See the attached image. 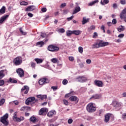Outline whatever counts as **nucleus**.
<instances>
[{
    "label": "nucleus",
    "mask_w": 126,
    "mask_h": 126,
    "mask_svg": "<svg viewBox=\"0 0 126 126\" xmlns=\"http://www.w3.org/2000/svg\"><path fill=\"white\" fill-rule=\"evenodd\" d=\"M44 43L43 41H39L37 42L36 46H39V47H43V45H44Z\"/></svg>",
    "instance_id": "obj_30"
},
{
    "label": "nucleus",
    "mask_w": 126,
    "mask_h": 126,
    "mask_svg": "<svg viewBox=\"0 0 126 126\" xmlns=\"http://www.w3.org/2000/svg\"><path fill=\"white\" fill-rule=\"evenodd\" d=\"M65 6H66V3H63L60 5L61 8H63Z\"/></svg>",
    "instance_id": "obj_45"
},
{
    "label": "nucleus",
    "mask_w": 126,
    "mask_h": 126,
    "mask_svg": "<svg viewBox=\"0 0 126 126\" xmlns=\"http://www.w3.org/2000/svg\"><path fill=\"white\" fill-rule=\"evenodd\" d=\"M37 98L39 99H41V100H44V99H47V95H42V94H39L36 96Z\"/></svg>",
    "instance_id": "obj_23"
},
{
    "label": "nucleus",
    "mask_w": 126,
    "mask_h": 126,
    "mask_svg": "<svg viewBox=\"0 0 126 126\" xmlns=\"http://www.w3.org/2000/svg\"><path fill=\"white\" fill-rule=\"evenodd\" d=\"M95 30V26H91L90 28H89V30Z\"/></svg>",
    "instance_id": "obj_51"
},
{
    "label": "nucleus",
    "mask_w": 126,
    "mask_h": 126,
    "mask_svg": "<svg viewBox=\"0 0 126 126\" xmlns=\"http://www.w3.org/2000/svg\"><path fill=\"white\" fill-rule=\"evenodd\" d=\"M115 42H116V43H121V42H122V39L119 38L118 39L115 40Z\"/></svg>",
    "instance_id": "obj_59"
},
{
    "label": "nucleus",
    "mask_w": 126,
    "mask_h": 126,
    "mask_svg": "<svg viewBox=\"0 0 126 126\" xmlns=\"http://www.w3.org/2000/svg\"><path fill=\"white\" fill-rule=\"evenodd\" d=\"M4 84V80H0V86H2Z\"/></svg>",
    "instance_id": "obj_48"
},
{
    "label": "nucleus",
    "mask_w": 126,
    "mask_h": 126,
    "mask_svg": "<svg viewBox=\"0 0 126 126\" xmlns=\"http://www.w3.org/2000/svg\"><path fill=\"white\" fill-rule=\"evenodd\" d=\"M28 108V107L27 106H23L20 109V111L22 112H25V110L27 109Z\"/></svg>",
    "instance_id": "obj_39"
},
{
    "label": "nucleus",
    "mask_w": 126,
    "mask_h": 126,
    "mask_svg": "<svg viewBox=\"0 0 126 126\" xmlns=\"http://www.w3.org/2000/svg\"><path fill=\"white\" fill-rule=\"evenodd\" d=\"M124 37H125V34L124 33H121L118 35V38H124Z\"/></svg>",
    "instance_id": "obj_50"
},
{
    "label": "nucleus",
    "mask_w": 126,
    "mask_h": 126,
    "mask_svg": "<svg viewBox=\"0 0 126 126\" xmlns=\"http://www.w3.org/2000/svg\"><path fill=\"white\" fill-rule=\"evenodd\" d=\"M120 3L121 4L125 5L126 4V0H120Z\"/></svg>",
    "instance_id": "obj_46"
},
{
    "label": "nucleus",
    "mask_w": 126,
    "mask_h": 126,
    "mask_svg": "<svg viewBox=\"0 0 126 126\" xmlns=\"http://www.w3.org/2000/svg\"><path fill=\"white\" fill-rule=\"evenodd\" d=\"M78 82H85L87 80V78L84 76H79L76 78Z\"/></svg>",
    "instance_id": "obj_10"
},
{
    "label": "nucleus",
    "mask_w": 126,
    "mask_h": 126,
    "mask_svg": "<svg viewBox=\"0 0 126 126\" xmlns=\"http://www.w3.org/2000/svg\"><path fill=\"white\" fill-rule=\"evenodd\" d=\"M41 36L42 37V38H45V37H47V33H46V32H41Z\"/></svg>",
    "instance_id": "obj_42"
},
{
    "label": "nucleus",
    "mask_w": 126,
    "mask_h": 126,
    "mask_svg": "<svg viewBox=\"0 0 126 126\" xmlns=\"http://www.w3.org/2000/svg\"><path fill=\"white\" fill-rule=\"evenodd\" d=\"M16 72L20 77H23V76H24V70H23L22 68H19L17 69Z\"/></svg>",
    "instance_id": "obj_9"
},
{
    "label": "nucleus",
    "mask_w": 126,
    "mask_h": 126,
    "mask_svg": "<svg viewBox=\"0 0 126 126\" xmlns=\"http://www.w3.org/2000/svg\"><path fill=\"white\" fill-rule=\"evenodd\" d=\"M9 82L11 83H17V81H16V80H15L14 79H12L11 78H9Z\"/></svg>",
    "instance_id": "obj_33"
},
{
    "label": "nucleus",
    "mask_w": 126,
    "mask_h": 126,
    "mask_svg": "<svg viewBox=\"0 0 126 126\" xmlns=\"http://www.w3.org/2000/svg\"><path fill=\"white\" fill-rule=\"evenodd\" d=\"M51 62L54 63H57V62H59V60L57 59V58H53L51 60Z\"/></svg>",
    "instance_id": "obj_35"
},
{
    "label": "nucleus",
    "mask_w": 126,
    "mask_h": 126,
    "mask_svg": "<svg viewBox=\"0 0 126 126\" xmlns=\"http://www.w3.org/2000/svg\"><path fill=\"white\" fill-rule=\"evenodd\" d=\"M13 121L15 122H21V121H24V118L23 117H20V118L17 117V113L15 112L14 113L13 116Z\"/></svg>",
    "instance_id": "obj_7"
},
{
    "label": "nucleus",
    "mask_w": 126,
    "mask_h": 126,
    "mask_svg": "<svg viewBox=\"0 0 126 126\" xmlns=\"http://www.w3.org/2000/svg\"><path fill=\"white\" fill-rule=\"evenodd\" d=\"M41 11H42V12H46V11H47V8H42L41 9Z\"/></svg>",
    "instance_id": "obj_62"
},
{
    "label": "nucleus",
    "mask_w": 126,
    "mask_h": 126,
    "mask_svg": "<svg viewBox=\"0 0 126 126\" xmlns=\"http://www.w3.org/2000/svg\"><path fill=\"white\" fill-rule=\"evenodd\" d=\"M48 108H42L39 111V115H43L44 113H48Z\"/></svg>",
    "instance_id": "obj_17"
},
{
    "label": "nucleus",
    "mask_w": 126,
    "mask_h": 126,
    "mask_svg": "<svg viewBox=\"0 0 126 126\" xmlns=\"http://www.w3.org/2000/svg\"><path fill=\"white\" fill-rule=\"evenodd\" d=\"M109 1V0H103V1H101L100 2L102 5H105V4H108Z\"/></svg>",
    "instance_id": "obj_32"
},
{
    "label": "nucleus",
    "mask_w": 126,
    "mask_h": 126,
    "mask_svg": "<svg viewBox=\"0 0 126 126\" xmlns=\"http://www.w3.org/2000/svg\"><path fill=\"white\" fill-rule=\"evenodd\" d=\"M73 122V120L72 119H68V124H72V122Z\"/></svg>",
    "instance_id": "obj_57"
},
{
    "label": "nucleus",
    "mask_w": 126,
    "mask_h": 126,
    "mask_svg": "<svg viewBox=\"0 0 126 126\" xmlns=\"http://www.w3.org/2000/svg\"><path fill=\"white\" fill-rule=\"evenodd\" d=\"M47 50L50 52H56V51H59V50H60V48L55 45H50L48 46Z\"/></svg>",
    "instance_id": "obj_6"
},
{
    "label": "nucleus",
    "mask_w": 126,
    "mask_h": 126,
    "mask_svg": "<svg viewBox=\"0 0 126 126\" xmlns=\"http://www.w3.org/2000/svg\"><path fill=\"white\" fill-rule=\"evenodd\" d=\"M118 30L119 32H122L125 30V27L123 26H121L120 27H119V28L118 29Z\"/></svg>",
    "instance_id": "obj_31"
},
{
    "label": "nucleus",
    "mask_w": 126,
    "mask_h": 126,
    "mask_svg": "<svg viewBox=\"0 0 126 126\" xmlns=\"http://www.w3.org/2000/svg\"><path fill=\"white\" fill-rule=\"evenodd\" d=\"M120 17L121 19H123L124 17H126V8H124L120 13Z\"/></svg>",
    "instance_id": "obj_13"
},
{
    "label": "nucleus",
    "mask_w": 126,
    "mask_h": 126,
    "mask_svg": "<svg viewBox=\"0 0 126 126\" xmlns=\"http://www.w3.org/2000/svg\"><path fill=\"white\" fill-rule=\"evenodd\" d=\"M56 31H58V32H64L65 31L63 28H57Z\"/></svg>",
    "instance_id": "obj_41"
},
{
    "label": "nucleus",
    "mask_w": 126,
    "mask_h": 126,
    "mask_svg": "<svg viewBox=\"0 0 126 126\" xmlns=\"http://www.w3.org/2000/svg\"><path fill=\"white\" fill-rule=\"evenodd\" d=\"M98 37V33L97 32H94L93 35V38H97Z\"/></svg>",
    "instance_id": "obj_55"
},
{
    "label": "nucleus",
    "mask_w": 126,
    "mask_h": 126,
    "mask_svg": "<svg viewBox=\"0 0 126 126\" xmlns=\"http://www.w3.org/2000/svg\"><path fill=\"white\" fill-rule=\"evenodd\" d=\"M35 97H30L27 99L26 100V105H29L30 103L31 102H33V101H35Z\"/></svg>",
    "instance_id": "obj_16"
},
{
    "label": "nucleus",
    "mask_w": 126,
    "mask_h": 126,
    "mask_svg": "<svg viewBox=\"0 0 126 126\" xmlns=\"http://www.w3.org/2000/svg\"><path fill=\"white\" fill-rule=\"evenodd\" d=\"M99 2V0H94V1H93L89 3L90 6H92V5H94V4H95V3H98Z\"/></svg>",
    "instance_id": "obj_28"
},
{
    "label": "nucleus",
    "mask_w": 126,
    "mask_h": 126,
    "mask_svg": "<svg viewBox=\"0 0 126 126\" xmlns=\"http://www.w3.org/2000/svg\"><path fill=\"white\" fill-rule=\"evenodd\" d=\"M98 113L99 116H102V113H103V110H100L98 111Z\"/></svg>",
    "instance_id": "obj_61"
},
{
    "label": "nucleus",
    "mask_w": 126,
    "mask_h": 126,
    "mask_svg": "<svg viewBox=\"0 0 126 126\" xmlns=\"http://www.w3.org/2000/svg\"><path fill=\"white\" fill-rule=\"evenodd\" d=\"M74 17V16L72 15L71 17L67 18V19L68 20V21H70V20H71L72 19H73V18Z\"/></svg>",
    "instance_id": "obj_54"
},
{
    "label": "nucleus",
    "mask_w": 126,
    "mask_h": 126,
    "mask_svg": "<svg viewBox=\"0 0 126 126\" xmlns=\"http://www.w3.org/2000/svg\"><path fill=\"white\" fill-rule=\"evenodd\" d=\"M67 82H68V81H67V80L66 79H64L63 81V85H66V84H67Z\"/></svg>",
    "instance_id": "obj_44"
},
{
    "label": "nucleus",
    "mask_w": 126,
    "mask_h": 126,
    "mask_svg": "<svg viewBox=\"0 0 126 126\" xmlns=\"http://www.w3.org/2000/svg\"><path fill=\"white\" fill-rule=\"evenodd\" d=\"M114 119V115L112 114L108 113L105 115L104 122L105 123H108L110 121V119Z\"/></svg>",
    "instance_id": "obj_8"
},
{
    "label": "nucleus",
    "mask_w": 126,
    "mask_h": 126,
    "mask_svg": "<svg viewBox=\"0 0 126 126\" xmlns=\"http://www.w3.org/2000/svg\"><path fill=\"white\" fill-rule=\"evenodd\" d=\"M14 63L15 65H20L22 63V58L21 57H17L14 59Z\"/></svg>",
    "instance_id": "obj_5"
},
{
    "label": "nucleus",
    "mask_w": 126,
    "mask_h": 126,
    "mask_svg": "<svg viewBox=\"0 0 126 126\" xmlns=\"http://www.w3.org/2000/svg\"><path fill=\"white\" fill-rule=\"evenodd\" d=\"M8 119V114L6 113L3 117L0 118V122L2 123L5 126H8V122L6 121Z\"/></svg>",
    "instance_id": "obj_3"
},
{
    "label": "nucleus",
    "mask_w": 126,
    "mask_h": 126,
    "mask_svg": "<svg viewBox=\"0 0 126 126\" xmlns=\"http://www.w3.org/2000/svg\"><path fill=\"white\" fill-rule=\"evenodd\" d=\"M89 21L86 19H85V17H83V21H82V24L84 25L86 23H87V22H88Z\"/></svg>",
    "instance_id": "obj_34"
},
{
    "label": "nucleus",
    "mask_w": 126,
    "mask_h": 126,
    "mask_svg": "<svg viewBox=\"0 0 126 126\" xmlns=\"http://www.w3.org/2000/svg\"><path fill=\"white\" fill-rule=\"evenodd\" d=\"M4 13H5V7L2 6V7L0 9V15L4 14Z\"/></svg>",
    "instance_id": "obj_26"
},
{
    "label": "nucleus",
    "mask_w": 126,
    "mask_h": 126,
    "mask_svg": "<svg viewBox=\"0 0 126 126\" xmlns=\"http://www.w3.org/2000/svg\"><path fill=\"white\" fill-rule=\"evenodd\" d=\"M4 102H5V99L4 98H2L0 100V106H2L3 104H4Z\"/></svg>",
    "instance_id": "obj_37"
},
{
    "label": "nucleus",
    "mask_w": 126,
    "mask_h": 126,
    "mask_svg": "<svg viewBox=\"0 0 126 126\" xmlns=\"http://www.w3.org/2000/svg\"><path fill=\"white\" fill-rule=\"evenodd\" d=\"M100 97H101V94H96L94 95H93L91 97V99H93V98H94V99H100Z\"/></svg>",
    "instance_id": "obj_25"
},
{
    "label": "nucleus",
    "mask_w": 126,
    "mask_h": 126,
    "mask_svg": "<svg viewBox=\"0 0 126 126\" xmlns=\"http://www.w3.org/2000/svg\"><path fill=\"white\" fill-rule=\"evenodd\" d=\"M68 59L70 62H73L74 61V58L73 57H69Z\"/></svg>",
    "instance_id": "obj_52"
},
{
    "label": "nucleus",
    "mask_w": 126,
    "mask_h": 126,
    "mask_svg": "<svg viewBox=\"0 0 126 126\" xmlns=\"http://www.w3.org/2000/svg\"><path fill=\"white\" fill-rule=\"evenodd\" d=\"M72 34H74V35H79L80 34V32H66V35L68 37H69V36H71Z\"/></svg>",
    "instance_id": "obj_18"
},
{
    "label": "nucleus",
    "mask_w": 126,
    "mask_h": 126,
    "mask_svg": "<svg viewBox=\"0 0 126 126\" xmlns=\"http://www.w3.org/2000/svg\"><path fill=\"white\" fill-rule=\"evenodd\" d=\"M78 51L80 53V54H82V53H83V48H82L81 46L79 47Z\"/></svg>",
    "instance_id": "obj_36"
},
{
    "label": "nucleus",
    "mask_w": 126,
    "mask_h": 126,
    "mask_svg": "<svg viewBox=\"0 0 126 126\" xmlns=\"http://www.w3.org/2000/svg\"><path fill=\"white\" fill-rule=\"evenodd\" d=\"M21 92H24V94H27L29 92V87L27 86H24L21 90Z\"/></svg>",
    "instance_id": "obj_14"
},
{
    "label": "nucleus",
    "mask_w": 126,
    "mask_h": 126,
    "mask_svg": "<svg viewBox=\"0 0 126 126\" xmlns=\"http://www.w3.org/2000/svg\"><path fill=\"white\" fill-rule=\"evenodd\" d=\"M122 119H123V120H126V113H124L122 115Z\"/></svg>",
    "instance_id": "obj_58"
},
{
    "label": "nucleus",
    "mask_w": 126,
    "mask_h": 126,
    "mask_svg": "<svg viewBox=\"0 0 126 126\" xmlns=\"http://www.w3.org/2000/svg\"><path fill=\"white\" fill-rule=\"evenodd\" d=\"M112 24H117V19H113L112 21Z\"/></svg>",
    "instance_id": "obj_53"
},
{
    "label": "nucleus",
    "mask_w": 126,
    "mask_h": 126,
    "mask_svg": "<svg viewBox=\"0 0 126 126\" xmlns=\"http://www.w3.org/2000/svg\"><path fill=\"white\" fill-rule=\"evenodd\" d=\"M31 65L32 68H35V67L36 66V64L35 63L32 62L31 63Z\"/></svg>",
    "instance_id": "obj_47"
},
{
    "label": "nucleus",
    "mask_w": 126,
    "mask_h": 126,
    "mask_svg": "<svg viewBox=\"0 0 126 126\" xmlns=\"http://www.w3.org/2000/svg\"><path fill=\"white\" fill-rule=\"evenodd\" d=\"M4 70H1L0 71V79L4 77V73H3Z\"/></svg>",
    "instance_id": "obj_29"
},
{
    "label": "nucleus",
    "mask_w": 126,
    "mask_h": 126,
    "mask_svg": "<svg viewBox=\"0 0 126 126\" xmlns=\"http://www.w3.org/2000/svg\"><path fill=\"white\" fill-rule=\"evenodd\" d=\"M86 109L89 113H93L96 111V107L94 106L93 103H90L88 104Z\"/></svg>",
    "instance_id": "obj_2"
},
{
    "label": "nucleus",
    "mask_w": 126,
    "mask_h": 126,
    "mask_svg": "<svg viewBox=\"0 0 126 126\" xmlns=\"http://www.w3.org/2000/svg\"><path fill=\"white\" fill-rule=\"evenodd\" d=\"M33 10H35V6L33 5L30 6L26 8V11H33Z\"/></svg>",
    "instance_id": "obj_19"
},
{
    "label": "nucleus",
    "mask_w": 126,
    "mask_h": 126,
    "mask_svg": "<svg viewBox=\"0 0 126 126\" xmlns=\"http://www.w3.org/2000/svg\"><path fill=\"white\" fill-rule=\"evenodd\" d=\"M37 63H42L44 62V59L35 58L34 59Z\"/></svg>",
    "instance_id": "obj_24"
},
{
    "label": "nucleus",
    "mask_w": 126,
    "mask_h": 126,
    "mask_svg": "<svg viewBox=\"0 0 126 126\" xmlns=\"http://www.w3.org/2000/svg\"><path fill=\"white\" fill-rule=\"evenodd\" d=\"M13 103L15 104V105H17L19 104V101L17 100L13 101Z\"/></svg>",
    "instance_id": "obj_60"
},
{
    "label": "nucleus",
    "mask_w": 126,
    "mask_h": 126,
    "mask_svg": "<svg viewBox=\"0 0 126 126\" xmlns=\"http://www.w3.org/2000/svg\"><path fill=\"white\" fill-rule=\"evenodd\" d=\"M28 15L29 17H33V14L31 13H28Z\"/></svg>",
    "instance_id": "obj_64"
},
{
    "label": "nucleus",
    "mask_w": 126,
    "mask_h": 126,
    "mask_svg": "<svg viewBox=\"0 0 126 126\" xmlns=\"http://www.w3.org/2000/svg\"><path fill=\"white\" fill-rule=\"evenodd\" d=\"M106 46H109V42H104V41L101 40H98L94 44L92 45V49H97L98 48L106 47Z\"/></svg>",
    "instance_id": "obj_1"
},
{
    "label": "nucleus",
    "mask_w": 126,
    "mask_h": 126,
    "mask_svg": "<svg viewBox=\"0 0 126 126\" xmlns=\"http://www.w3.org/2000/svg\"><path fill=\"white\" fill-rule=\"evenodd\" d=\"M54 115H56V112L54 110H52L49 112L47 114V116L49 118H52V117H53Z\"/></svg>",
    "instance_id": "obj_21"
},
{
    "label": "nucleus",
    "mask_w": 126,
    "mask_h": 126,
    "mask_svg": "<svg viewBox=\"0 0 126 126\" xmlns=\"http://www.w3.org/2000/svg\"><path fill=\"white\" fill-rule=\"evenodd\" d=\"M8 17V15H6L5 16H2L0 19V24H1L3 23V21L5 20Z\"/></svg>",
    "instance_id": "obj_20"
},
{
    "label": "nucleus",
    "mask_w": 126,
    "mask_h": 126,
    "mask_svg": "<svg viewBox=\"0 0 126 126\" xmlns=\"http://www.w3.org/2000/svg\"><path fill=\"white\" fill-rule=\"evenodd\" d=\"M80 10H81L80 7L77 6L75 8V9H74V11L73 12L72 14H75L77 13V12H79V11H80Z\"/></svg>",
    "instance_id": "obj_22"
},
{
    "label": "nucleus",
    "mask_w": 126,
    "mask_h": 126,
    "mask_svg": "<svg viewBox=\"0 0 126 126\" xmlns=\"http://www.w3.org/2000/svg\"><path fill=\"white\" fill-rule=\"evenodd\" d=\"M30 122H32V123H36L37 122V118L34 116H32L30 119Z\"/></svg>",
    "instance_id": "obj_27"
},
{
    "label": "nucleus",
    "mask_w": 126,
    "mask_h": 126,
    "mask_svg": "<svg viewBox=\"0 0 126 126\" xmlns=\"http://www.w3.org/2000/svg\"><path fill=\"white\" fill-rule=\"evenodd\" d=\"M86 63L88 64H90L91 63H92V61H91V60L90 59H87L86 60Z\"/></svg>",
    "instance_id": "obj_49"
},
{
    "label": "nucleus",
    "mask_w": 126,
    "mask_h": 126,
    "mask_svg": "<svg viewBox=\"0 0 126 126\" xmlns=\"http://www.w3.org/2000/svg\"><path fill=\"white\" fill-rule=\"evenodd\" d=\"M38 83L40 85H43L45 83H49V80L47 78H42L39 80Z\"/></svg>",
    "instance_id": "obj_11"
},
{
    "label": "nucleus",
    "mask_w": 126,
    "mask_h": 126,
    "mask_svg": "<svg viewBox=\"0 0 126 126\" xmlns=\"http://www.w3.org/2000/svg\"><path fill=\"white\" fill-rule=\"evenodd\" d=\"M63 102L64 105H65V106H68V101L65 99L63 100Z\"/></svg>",
    "instance_id": "obj_43"
},
{
    "label": "nucleus",
    "mask_w": 126,
    "mask_h": 126,
    "mask_svg": "<svg viewBox=\"0 0 126 126\" xmlns=\"http://www.w3.org/2000/svg\"><path fill=\"white\" fill-rule=\"evenodd\" d=\"M113 8H117L118 7V5L117 4V3H114L113 4Z\"/></svg>",
    "instance_id": "obj_63"
},
{
    "label": "nucleus",
    "mask_w": 126,
    "mask_h": 126,
    "mask_svg": "<svg viewBox=\"0 0 126 126\" xmlns=\"http://www.w3.org/2000/svg\"><path fill=\"white\" fill-rule=\"evenodd\" d=\"M113 106L114 107L116 111H120L122 109V103L118 101H114Z\"/></svg>",
    "instance_id": "obj_4"
},
{
    "label": "nucleus",
    "mask_w": 126,
    "mask_h": 126,
    "mask_svg": "<svg viewBox=\"0 0 126 126\" xmlns=\"http://www.w3.org/2000/svg\"><path fill=\"white\" fill-rule=\"evenodd\" d=\"M51 89H53L54 91H56V90H58L57 87L52 86L51 87Z\"/></svg>",
    "instance_id": "obj_56"
},
{
    "label": "nucleus",
    "mask_w": 126,
    "mask_h": 126,
    "mask_svg": "<svg viewBox=\"0 0 126 126\" xmlns=\"http://www.w3.org/2000/svg\"><path fill=\"white\" fill-rule=\"evenodd\" d=\"M71 94H73V91H72V92H70L69 93L65 94V97L66 98H67V97H69V96H70L71 95Z\"/></svg>",
    "instance_id": "obj_38"
},
{
    "label": "nucleus",
    "mask_w": 126,
    "mask_h": 126,
    "mask_svg": "<svg viewBox=\"0 0 126 126\" xmlns=\"http://www.w3.org/2000/svg\"><path fill=\"white\" fill-rule=\"evenodd\" d=\"M69 100H70V101H71L72 102H75L76 103H78V98H77V97H76V96H74V95H72L71 96H70L69 98Z\"/></svg>",
    "instance_id": "obj_15"
},
{
    "label": "nucleus",
    "mask_w": 126,
    "mask_h": 126,
    "mask_svg": "<svg viewBox=\"0 0 126 126\" xmlns=\"http://www.w3.org/2000/svg\"><path fill=\"white\" fill-rule=\"evenodd\" d=\"M20 5H28V2L23 1H22L20 2Z\"/></svg>",
    "instance_id": "obj_40"
},
{
    "label": "nucleus",
    "mask_w": 126,
    "mask_h": 126,
    "mask_svg": "<svg viewBox=\"0 0 126 126\" xmlns=\"http://www.w3.org/2000/svg\"><path fill=\"white\" fill-rule=\"evenodd\" d=\"M94 84L96 86H98V87H103V86H104V84L102 81L95 80L94 81Z\"/></svg>",
    "instance_id": "obj_12"
}]
</instances>
